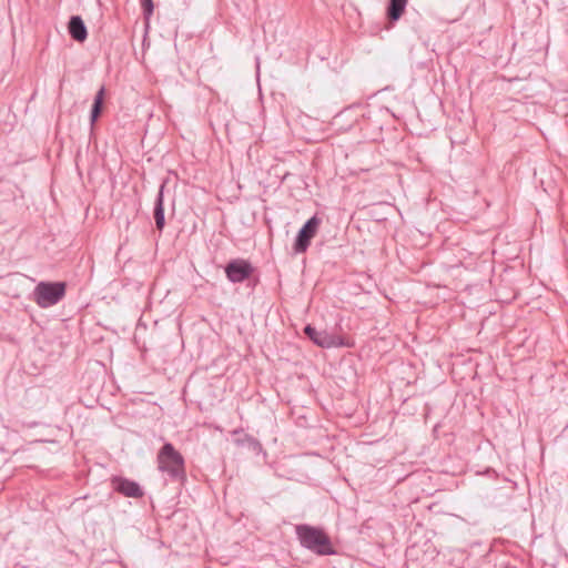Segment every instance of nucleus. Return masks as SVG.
<instances>
[{"label": "nucleus", "mask_w": 568, "mask_h": 568, "mask_svg": "<svg viewBox=\"0 0 568 568\" xmlns=\"http://www.w3.org/2000/svg\"><path fill=\"white\" fill-rule=\"evenodd\" d=\"M300 545L316 556H333L337 551L324 529L307 524L295 526Z\"/></svg>", "instance_id": "1"}, {"label": "nucleus", "mask_w": 568, "mask_h": 568, "mask_svg": "<svg viewBox=\"0 0 568 568\" xmlns=\"http://www.w3.org/2000/svg\"><path fill=\"white\" fill-rule=\"evenodd\" d=\"M158 468L165 473L170 479L184 478V458L171 443H165L156 456Z\"/></svg>", "instance_id": "2"}, {"label": "nucleus", "mask_w": 568, "mask_h": 568, "mask_svg": "<svg viewBox=\"0 0 568 568\" xmlns=\"http://www.w3.org/2000/svg\"><path fill=\"white\" fill-rule=\"evenodd\" d=\"M64 282H40L33 290V301L42 308L58 304L65 295Z\"/></svg>", "instance_id": "3"}, {"label": "nucleus", "mask_w": 568, "mask_h": 568, "mask_svg": "<svg viewBox=\"0 0 568 568\" xmlns=\"http://www.w3.org/2000/svg\"><path fill=\"white\" fill-rule=\"evenodd\" d=\"M304 334L317 346L323 348H333V347H342L349 346L341 336L328 333L325 329H316L312 325H306L304 327Z\"/></svg>", "instance_id": "4"}, {"label": "nucleus", "mask_w": 568, "mask_h": 568, "mask_svg": "<svg viewBox=\"0 0 568 568\" xmlns=\"http://www.w3.org/2000/svg\"><path fill=\"white\" fill-rule=\"evenodd\" d=\"M320 223L321 220L314 215L300 229L294 243V251L296 253H304L308 248L311 240L315 236Z\"/></svg>", "instance_id": "5"}, {"label": "nucleus", "mask_w": 568, "mask_h": 568, "mask_svg": "<svg viewBox=\"0 0 568 568\" xmlns=\"http://www.w3.org/2000/svg\"><path fill=\"white\" fill-rule=\"evenodd\" d=\"M253 271L252 264L243 258L232 260L225 266L226 277L232 283L244 282L252 275Z\"/></svg>", "instance_id": "6"}, {"label": "nucleus", "mask_w": 568, "mask_h": 568, "mask_svg": "<svg viewBox=\"0 0 568 568\" xmlns=\"http://www.w3.org/2000/svg\"><path fill=\"white\" fill-rule=\"evenodd\" d=\"M113 489L125 497L141 498L144 495L142 487L134 480L124 477L112 478Z\"/></svg>", "instance_id": "7"}, {"label": "nucleus", "mask_w": 568, "mask_h": 568, "mask_svg": "<svg viewBox=\"0 0 568 568\" xmlns=\"http://www.w3.org/2000/svg\"><path fill=\"white\" fill-rule=\"evenodd\" d=\"M70 37L78 42H83L88 38V30L80 16H72L68 23Z\"/></svg>", "instance_id": "8"}, {"label": "nucleus", "mask_w": 568, "mask_h": 568, "mask_svg": "<svg viewBox=\"0 0 568 568\" xmlns=\"http://www.w3.org/2000/svg\"><path fill=\"white\" fill-rule=\"evenodd\" d=\"M164 187L165 185L162 184L159 189V192L156 194L155 201H154V209H153V217L155 221L156 229L162 232L165 226V217H164Z\"/></svg>", "instance_id": "9"}, {"label": "nucleus", "mask_w": 568, "mask_h": 568, "mask_svg": "<svg viewBox=\"0 0 568 568\" xmlns=\"http://www.w3.org/2000/svg\"><path fill=\"white\" fill-rule=\"evenodd\" d=\"M104 97H105V88L101 87L94 97L93 104H92L91 112H90L91 130H93L99 116L101 115Z\"/></svg>", "instance_id": "10"}, {"label": "nucleus", "mask_w": 568, "mask_h": 568, "mask_svg": "<svg viewBox=\"0 0 568 568\" xmlns=\"http://www.w3.org/2000/svg\"><path fill=\"white\" fill-rule=\"evenodd\" d=\"M407 0H389L387 17L390 21H397L405 11Z\"/></svg>", "instance_id": "11"}, {"label": "nucleus", "mask_w": 568, "mask_h": 568, "mask_svg": "<svg viewBox=\"0 0 568 568\" xmlns=\"http://www.w3.org/2000/svg\"><path fill=\"white\" fill-rule=\"evenodd\" d=\"M235 444L240 447H246L255 454L262 452L261 443L248 434H243L241 437L236 438Z\"/></svg>", "instance_id": "12"}, {"label": "nucleus", "mask_w": 568, "mask_h": 568, "mask_svg": "<svg viewBox=\"0 0 568 568\" xmlns=\"http://www.w3.org/2000/svg\"><path fill=\"white\" fill-rule=\"evenodd\" d=\"M141 6L143 9V13L145 18H149L153 13V1L152 0H141Z\"/></svg>", "instance_id": "13"}, {"label": "nucleus", "mask_w": 568, "mask_h": 568, "mask_svg": "<svg viewBox=\"0 0 568 568\" xmlns=\"http://www.w3.org/2000/svg\"><path fill=\"white\" fill-rule=\"evenodd\" d=\"M39 425L38 422L31 420V422H22V426L27 428H34Z\"/></svg>", "instance_id": "14"}]
</instances>
